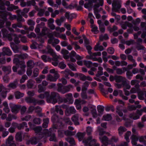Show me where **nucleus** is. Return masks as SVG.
Here are the masks:
<instances>
[{
    "instance_id": "1",
    "label": "nucleus",
    "mask_w": 146,
    "mask_h": 146,
    "mask_svg": "<svg viewBox=\"0 0 146 146\" xmlns=\"http://www.w3.org/2000/svg\"><path fill=\"white\" fill-rule=\"evenodd\" d=\"M38 97L41 99H43L45 97L47 102L53 104L57 103L58 99L60 98L59 95L58 93L52 92L50 94L49 91H46L43 94H40Z\"/></svg>"
},
{
    "instance_id": "2",
    "label": "nucleus",
    "mask_w": 146,
    "mask_h": 146,
    "mask_svg": "<svg viewBox=\"0 0 146 146\" xmlns=\"http://www.w3.org/2000/svg\"><path fill=\"white\" fill-rule=\"evenodd\" d=\"M96 142V140L93 139L91 136H89L87 139L84 140L82 141L85 146H100V144Z\"/></svg>"
},
{
    "instance_id": "3",
    "label": "nucleus",
    "mask_w": 146,
    "mask_h": 146,
    "mask_svg": "<svg viewBox=\"0 0 146 146\" xmlns=\"http://www.w3.org/2000/svg\"><path fill=\"white\" fill-rule=\"evenodd\" d=\"M56 127H53L52 128H50L49 129V131L47 129H45L44 130V133H46L44 138H45L47 137L50 136V138L49 140L51 141H54L56 142L57 140L55 137V135L54 133L51 134V132H54L55 131V129H56Z\"/></svg>"
},
{
    "instance_id": "4",
    "label": "nucleus",
    "mask_w": 146,
    "mask_h": 146,
    "mask_svg": "<svg viewBox=\"0 0 146 146\" xmlns=\"http://www.w3.org/2000/svg\"><path fill=\"white\" fill-rule=\"evenodd\" d=\"M34 130L36 134V136L39 137V139H41L44 137L46 133L44 132V130H42V128L41 126H37L34 128Z\"/></svg>"
},
{
    "instance_id": "5",
    "label": "nucleus",
    "mask_w": 146,
    "mask_h": 146,
    "mask_svg": "<svg viewBox=\"0 0 146 146\" xmlns=\"http://www.w3.org/2000/svg\"><path fill=\"white\" fill-rule=\"evenodd\" d=\"M121 2L120 0H113L112 3V11L117 12L121 7Z\"/></svg>"
},
{
    "instance_id": "6",
    "label": "nucleus",
    "mask_w": 146,
    "mask_h": 146,
    "mask_svg": "<svg viewBox=\"0 0 146 146\" xmlns=\"http://www.w3.org/2000/svg\"><path fill=\"white\" fill-rule=\"evenodd\" d=\"M43 51L45 53H50L55 59L59 58V56L56 55V53L50 46H48L45 50H43Z\"/></svg>"
},
{
    "instance_id": "7",
    "label": "nucleus",
    "mask_w": 146,
    "mask_h": 146,
    "mask_svg": "<svg viewBox=\"0 0 146 146\" xmlns=\"http://www.w3.org/2000/svg\"><path fill=\"white\" fill-rule=\"evenodd\" d=\"M11 111L12 113H17L21 108V106L19 105H16L15 104L11 103L9 104Z\"/></svg>"
},
{
    "instance_id": "8",
    "label": "nucleus",
    "mask_w": 146,
    "mask_h": 146,
    "mask_svg": "<svg viewBox=\"0 0 146 146\" xmlns=\"http://www.w3.org/2000/svg\"><path fill=\"white\" fill-rule=\"evenodd\" d=\"M12 125L14 127L17 128L19 130L23 129L24 127H27V124L26 122H23L19 124L17 123L13 122Z\"/></svg>"
},
{
    "instance_id": "9",
    "label": "nucleus",
    "mask_w": 146,
    "mask_h": 146,
    "mask_svg": "<svg viewBox=\"0 0 146 146\" xmlns=\"http://www.w3.org/2000/svg\"><path fill=\"white\" fill-rule=\"evenodd\" d=\"M139 136L138 135L133 134L131 138V143L133 146H136L137 143V142L138 140Z\"/></svg>"
},
{
    "instance_id": "10",
    "label": "nucleus",
    "mask_w": 146,
    "mask_h": 146,
    "mask_svg": "<svg viewBox=\"0 0 146 146\" xmlns=\"http://www.w3.org/2000/svg\"><path fill=\"white\" fill-rule=\"evenodd\" d=\"M50 38L48 40V42L49 44H51L53 46L59 43L60 40L57 38H55L53 37L50 36Z\"/></svg>"
},
{
    "instance_id": "11",
    "label": "nucleus",
    "mask_w": 146,
    "mask_h": 146,
    "mask_svg": "<svg viewBox=\"0 0 146 146\" xmlns=\"http://www.w3.org/2000/svg\"><path fill=\"white\" fill-rule=\"evenodd\" d=\"M79 115L78 114H76L73 115L71 118L72 121L74 122L75 125H78L80 124L78 121Z\"/></svg>"
},
{
    "instance_id": "12",
    "label": "nucleus",
    "mask_w": 146,
    "mask_h": 146,
    "mask_svg": "<svg viewBox=\"0 0 146 146\" xmlns=\"http://www.w3.org/2000/svg\"><path fill=\"white\" fill-rule=\"evenodd\" d=\"M76 112V110L73 107H70L66 110L65 113L67 115H69L70 114H74Z\"/></svg>"
},
{
    "instance_id": "13",
    "label": "nucleus",
    "mask_w": 146,
    "mask_h": 146,
    "mask_svg": "<svg viewBox=\"0 0 146 146\" xmlns=\"http://www.w3.org/2000/svg\"><path fill=\"white\" fill-rule=\"evenodd\" d=\"M18 84V80L16 79L13 82L10 83L8 85V87L9 88L14 89L17 87Z\"/></svg>"
},
{
    "instance_id": "14",
    "label": "nucleus",
    "mask_w": 146,
    "mask_h": 146,
    "mask_svg": "<svg viewBox=\"0 0 146 146\" xmlns=\"http://www.w3.org/2000/svg\"><path fill=\"white\" fill-rule=\"evenodd\" d=\"M3 52L5 55L11 56L12 54V52L8 47H4L2 49Z\"/></svg>"
},
{
    "instance_id": "15",
    "label": "nucleus",
    "mask_w": 146,
    "mask_h": 146,
    "mask_svg": "<svg viewBox=\"0 0 146 146\" xmlns=\"http://www.w3.org/2000/svg\"><path fill=\"white\" fill-rule=\"evenodd\" d=\"M126 79L124 77L121 76H115V81L116 82L123 83Z\"/></svg>"
},
{
    "instance_id": "16",
    "label": "nucleus",
    "mask_w": 146,
    "mask_h": 146,
    "mask_svg": "<svg viewBox=\"0 0 146 146\" xmlns=\"http://www.w3.org/2000/svg\"><path fill=\"white\" fill-rule=\"evenodd\" d=\"M140 115L137 113L136 111V113H133L130 114L129 115V117L131 119L134 120H136L139 119L140 118Z\"/></svg>"
},
{
    "instance_id": "17",
    "label": "nucleus",
    "mask_w": 146,
    "mask_h": 146,
    "mask_svg": "<svg viewBox=\"0 0 146 146\" xmlns=\"http://www.w3.org/2000/svg\"><path fill=\"white\" fill-rule=\"evenodd\" d=\"M86 133L85 132L82 133L81 132H78L77 133L76 135L79 141L82 140L84 137L85 136Z\"/></svg>"
},
{
    "instance_id": "18",
    "label": "nucleus",
    "mask_w": 146,
    "mask_h": 146,
    "mask_svg": "<svg viewBox=\"0 0 146 146\" xmlns=\"http://www.w3.org/2000/svg\"><path fill=\"white\" fill-rule=\"evenodd\" d=\"M11 47L13 51L15 53L19 52V48L17 46L15 45L14 43L12 42L10 43Z\"/></svg>"
},
{
    "instance_id": "19",
    "label": "nucleus",
    "mask_w": 146,
    "mask_h": 146,
    "mask_svg": "<svg viewBox=\"0 0 146 146\" xmlns=\"http://www.w3.org/2000/svg\"><path fill=\"white\" fill-rule=\"evenodd\" d=\"M35 82L32 79H29L27 81V86L28 88L31 89L34 86Z\"/></svg>"
},
{
    "instance_id": "20",
    "label": "nucleus",
    "mask_w": 146,
    "mask_h": 146,
    "mask_svg": "<svg viewBox=\"0 0 146 146\" xmlns=\"http://www.w3.org/2000/svg\"><path fill=\"white\" fill-rule=\"evenodd\" d=\"M9 12L6 11H0V18L2 19L6 20Z\"/></svg>"
},
{
    "instance_id": "21",
    "label": "nucleus",
    "mask_w": 146,
    "mask_h": 146,
    "mask_svg": "<svg viewBox=\"0 0 146 146\" xmlns=\"http://www.w3.org/2000/svg\"><path fill=\"white\" fill-rule=\"evenodd\" d=\"M2 105L4 107L3 108V111L6 113H8L10 112V110L9 107L7 102H3L2 104Z\"/></svg>"
},
{
    "instance_id": "22",
    "label": "nucleus",
    "mask_w": 146,
    "mask_h": 146,
    "mask_svg": "<svg viewBox=\"0 0 146 146\" xmlns=\"http://www.w3.org/2000/svg\"><path fill=\"white\" fill-rule=\"evenodd\" d=\"M98 42L97 44L95 46L94 49L96 51H102L104 49L102 46L100 45V43Z\"/></svg>"
},
{
    "instance_id": "23",
    "label": "nucleus",
    "mask_w": 146,
    "mask_h": 146,
    "mask_svg": "<svg viewBox=\"0 0 146 146\" xmlns=\"http://www.w3.org/2000/svg\"><path fill=\"white\" fill-rule=\"evenodd\" d=\"M2 70L3 71L9 74L11 72V67L10 66H3Z\"/></svg>"
},
{
    "instance_id": "24",
    "label": "nucleus",
    "mask_w": 146,
    "mask_h": 146,
    "mask_svg": "<svg viewBox=\"0 0 146 146\" xmlns=\"http://www.w3.org/2000/svg\"><path fill=\"white\" fill-rule=\"evenodd\" d=\"M25 101L28 103H33L34 105H36V100L33 98L27 97L25 99Z\"/></svg>"
},
{
    "instance_id": "25",
    "label": "nucleus",
    "mask_w": 146,
    "mask_h": 146,
    "mask_svg": "<svg viewBox=\"0 0 146 146\" xmlns=\"http://www.w3.org/2000/svg\"><path fill=\"white\" fill-rule=\"evenodd\" d=\"M72 87V86L70 84L64 87L62 94H64L70 91V89Z\"/></svg>"
},
{
    "instance_id": "26",
    "label": "nucleus",
    "mask_w": 146,
    "mask_h": 146,
    "mask_svg": "<svg viewBox=\"0 0 146 146\" xmlns=\"http://www.w3.org/2000/svg\"><path fill=\"white\" fill-rule=\"evenodd\" d=\"M18 68H22L25 69L26 66L25 65V62L24 61L21 60L19 63V64L16 65Z\"/></svg>"
},
{
    "instance_id": "27",
    "label": "nucleus",
    "mask_w": 146,
    "mask_h": 146,
    "mask_svg": "<svg viewBox=\"0 0 146 146\" xmlns=\"http://www.w3.org/2000/svg\"><path fill=\"white\" fill-rule=\"evenodd\" d=\"M14 94L16 99H20L21 97L23 96L24 94L21 93L19 91H17L15 92Z\"/></svg>"
},
{
    "instance_id": "28",
    "label": "nucleus",
    "mask_w": 146,
    "mask_h": 146,
    "mask_svg": "<svg viewBox=\"0 0 146 146\" xmlns=\"http://www.w3.org/2000/svg\"><path fill=\"white\" fill-rule=\"evenodd\" d=\"M41 139H39V137L37 136V137H33L31 139V143L32 144L35 145Z\"/></svg>"
},
{
    "instance_id": "29",
    "label": "nucleus",
    "mask_w": 146,
    "mask_h": 146,
    "mask_svg": "<svg viewBox=\"0 0 146 146\" xmlns=\"http://www.w3.org/2000/svg\"><path fill=\"white\" fill-rule=\"evenodd\" d=\"M99 139L101 141L103 144H108V138L106 136H104L103 137H100Z\"/></svg>"
},
{
    "instance_id": "30",
    "label": "nucleus",
    "mask_w": 146,
    "mask_h": 146,
    "mask_svg": "<svg viewBox=\"0 0 146 146\" xmlns=\"http://www.w3.org/2000/svg\"><path fill=\"white\" fill-rule=\"evenodd\" d=\"M42 111V109L40 107L37 106L35 107V111L37 113L39 117L42 116L43 115L41 112Z\"/></svg>"
},
{
    "instance_id": "31",
    "label": "nucleus",
    "mask_w": 146,
    "mask_h": 146,
    "mask_svg": "<svg viewBox=\"0 0 146 146\" xmlns=\"http://www.w3.org/2000/svg\"><path fill=\"white\" fill-rule=\"evenodd\" d=\"M46 80L50 82H56L57 80L55 77L51 74H48L47 75Z\"/></svg>"
},
{
    "instance_id": "32",
    "label": "nucleus",
    "mask_w": 146,
    "mask_h": 146,
    "mask_svg": "<svg viewBox=\"0 0 146 146\" xmlns=\"http://www.w3.org/2000/svg\"><path fill=\"white\" fill-rule=\"evenodd\" d=\"M89 85V82L88 81H86L84 83L82 86V91H86Z\"/></svg>"
},
{
    "instance_id": "33",
    "label": "nucleus",
    "mask_w": 146,
    "mask_h": 146,
    "mask_svg": "<svg viewBox=\"0 0 146 146\" xmlns=\"http://www.w3.org/2000/svg\"><path fill=\"white\" fill-rule=\"evenodd\" d=\"M19 8L17 6H15L13 4H11L7 8V10L9 11H12L14 10H16Z\"/></svg>"
},
{
    "instance_id": "34",
    "label": "nucleus",
    "mask_w": 146,
    "mask_h": 146,
    "mask_svg": "<svg viewBox=\"0 0 146 146\" xmlns=\"http://www.w3.org/2000/svg\"><path fill=\"white\" fill-rule=\"evenodd\" d=\"M65 19L64 17H62L60 19H57L56 21L55 22L59 26L61 25V23L64 21Z\"/></svg>"
},
{
    "instance_id": "35",
    "label": "nucleus",
    "mask_w": 146,
    "mask_h": 146,
    "mask_svg": "<svg viewBox=\"0 0 146 146\" xmlns=\"http://www.w3.org/2000/svg\"><path fill=\"white\" fill-rule=\"evenodd\" d=\"M39 70L37 68H35L33 70V74L32 76V78L37 77L39 74Z\"/></svg>"
},
{
    "instance_id": "36",
    "label": "nucleus",
    "mask_w": 146,
    "mask_h": 146,
    "mask_svg": "<svg viewBox=\"0 0 146 146\" xmlns=\"http://www.w3.org/2000/svg\"><path fill=\"white\" fill-rule=\"evenodd\" d=\"M15 56L18 57L21 59H24L27 58L28 55L27 54H15Z\"/></svg>"
},
{
    "instance_id": "37",
    "label": "nucleus",
    "mask_w": 146,
    "mask_h": 146,
    "mask_svg": "<svg viewBox=\"0 0 146 146\" xmlns=\"http://www.w3.org/2000/svg\"><path fill=\"white\" fill-rule=\"evenodd\" d=\"M43 123L42 126L44 128H46L48 127V124L49 122V119L48 118H44L43 120Z\"/></svg>"
},
{
    "instance_id": "38",
    "label": "nucleus",
    "mask_w": 146,
    "mask_h": 146,
    "mask_svg": "<svg viewBox=\"0 0 146 146\" xmlns=\"http://www.w3.org/2000/svg\"><path fill=\"white\" fill-rule=\"evenodd\" d=\"M61 73L65 75V77L67 78H69L68 76L70 74V70L68 69H66L64 71H62Z\"/></svg>"
},
{
    "instance_id": "39",
    "label": "nucleus",
    "mask_w": 146,
    "mask_h": 146,
    "mask_svg": "<svg viewBox=\"0 0 146 146\" xmlns=\"http://www.w3.org/2000/svg\"><path fill=\"white\" fill-rule=\"evenodd\" d=\"M70 144L72 145H75V143L74 139L72 137H67L65 139Z\"/></svg>"
},
{
    "instance_id": "40",
    "label": "nucleus",
    "mask_w": 146,
    "mask_h": 146,
    "mask_svg": "<svg viewBox=\"0 0 146 146\" xmlns=\"http://www.w3.org/2000/svg\"><path fill=\"white\" fill-rule=\"evenodd\" d=\"M112 118V117L110 114H107L103 116L102 119L105 121H108L111 120Z\"/></svg>"
},
{
    "instance_id": "41",
    "label": "nucleus",
    "mask_w": 146,
    "mask_h": 146,
    "mask_svg": "<svg viewBox=\"0 0 146 146\" xmlns=\"http://www.w3.org/2000/svg\"><path fill=\"white\" fill-rule=\"evenodd\" d=\"M76 133V131H71L68 130H67L64 132L65 135L67 136H71L74 135Z\"/></svg>"
},
{
    "instance_id": "42",
    "label": "nucleus",
    "mask_w": 146,
    "mask_h": 146,
    "mask_svg": "<svg viewBox=\"0 0 146 146\" xmlns=\"http://www.w3.org/2000/svg\"><path fill=\"white\" fill-rule=\"evenodd\" d=\"M127 79L123 83V87L126 89H129L131 88V86L129 83H127Z\"/></svg>"
},
{
    "instance_id": "43",
    "label": "nucleus",
    "mask_w": 146,
    "mask_h": 146,
    "mask_svg": "<svg viewBox=\"0 0 146 146\" xmlns=\"http://www.w3.org/2000/svg\"><path fill=\"white\" fill-rule=\"evenodd\" d=\"M103 68L101 66H99L98 68V71L97 72V73L96 74V76L98 77L100 76L103 74V72L102 71Z\"/></svg>"
},
{
    "instance_id": "44",
    "label": "nucleus",
    "mask_w": 146,
    "mask_h": 146,
    "mask_svg": "<svg viewBox=\"0 0 146 146\" xmlns=\"http://www.w3.org/2000/svg\"><path fill=\"white\" fill-rule=\"evenodd\" d=\"M127 131L126 129L122 126H120L118 129L119 133L120 135L122 134L123 133Z\"/></svg>"
},
{
    "instance_id": "45",
    "label": "nucleus",
    "mask_w": 146,
    "mask_h": 146,
    "mask_svg": "<svg viewBox=\"0 0 146 146\" xmlns=\"http://www.w3.org/2000/svg\"><path fill=\"white\" fill-rule=\"evenodd\" d=\"M74 15V14H70L68 12H66L65 15L66 18L69 21H71L72 19L73 18V17Z\"/></svg>"
},
{
    "instance_id": "46",
    "label": "nucleus",
    "mask_w": 146,
    "mask_h": 146,
    "mask_svg": "<svg viewBox=\"0 0 146 146\" xmlns=\"http://www.w3.org/2000/svg\"><path fill=\"white\" fill-rule=\"evenodd\" d=\"M14 38L13 40L15 42L16 44H18L20 42V41L19 40V38L17 36V34L15 33L12 34Z\"/></svg>"
},
{
    "instance_id": "47",
    "label": "nucleus",
    "mask_w": 146,
    "mask_h": 146,
    "mask_svg": "<svg viewBox=\"0 0 146 146\" xmlns=\"http://www.w3.org/2000/svg\"><path fill=\"white\" fill-rule=\"evenodd\" d=\"M146 139V136H139L138 139L140 142H143L145 145H146V141L145 139Z\"/></svg>"
},
{
    "instance_id": "48",
    "label": "nucleus",
    "mask_w": 146,
    "mask_h": 146,
    "mask_svg": "<svg viewBox=\"0 0 146 146\" xmlns=\"http://www.w3.org/2000/svg\"><path fill=\"white\" fill-rule=\"evenodd\" d=\"M57 86L58 88L57 89V90L59 92H61L62 93L63 87V85L61 83H58L57 84Z\"/></svg>"
},
{
    "instance_id": "49",
    "label": "nucleus",
    "mask_w": 146,
    "mask_h": 146,
    "mask_svg": "<svg viewBox=\"0 0 146 146\" xmlns=\"http://www.w3.org/2000/svg\"><path fill=\"white\" fill-rule=\"evenodd\" d=\"M15 138L17 140L19 141H22V135L21 132H18L16 134Z\"/></svg>"
},
{
    "instance_id": "50",
    "label": "nucleus",
    "mask_w": 146,
    "mask_h": 146,
    "mask_svg": "<svg viewBox=\"0 0 146 146\" xmlns=\"http://www.w3.org/2000/svg\"><path fill=\"white\" fill-rule=\"evenodd\" d=\"M27 66L29 67L30 68H33L34 65V63L33 61L32 60H29L27 62Z\"/></svg>"
},
{
    "instance_id": "51",
    "label": "nucleus",
    "mask_w": 146,
    "mask_h": 146,
    "mask_svg": "<svg viewBox=\"0 0 146 146\" xmlns=\"http://www.w3.org/2000/svg\"><path fill=\"white\" fill-rule=\"evenodd\" d=\"M13 138L12 136H10L6 141V145H9V144L14 143L13 140Z\"/></svg>"
},
{
    "instance_id": "52",
    "label": "nucleus",
    "mask_w": 146,
    "mask_h": 146,
    "mask_svg": "<svg viewBox=\"0 0 146 146\" xmlns=\"http://www.w3.org/2000/svg\"><path fill=\"white\" fill-rule=\"evenodd\" d=\"M91 28H92L91 31L93 32L94 34H96L98 33L99 31L98 30V27L94 25H92Z\"/></svg>"
},
{
    "instance_id": "53",
    "label": "nucleus",
    "mask_w": 146,
    "mask_h": 146,
    "mask_svg": "<svg viewBox=\"0 0 146 146\" xmlns=\"http://www.w3.org/2000/svg\"><path fill=\"white\" fill-rule=\"evenodd\" d=\"M144 91L140 92L138 93V97L139 99L143 100L145 99L144 96Z\"/></svg>"
},
{
    "instance_id": "54",
    "label": "nucleus",
    "mask_w": 146,
    "mask_h": 146,
    "mask_svg": "<svg viewBox=\"0 0 146 146\" xmlns=\"http://www.w3.org/2000/svg\"><path fill=\"white\" fill-rule=\"evenodd\" d=\"M84 64L88 68H90L92 66V62L90 61L84 60Z\"/></svg>"
},
{
    "instance_id": "55",
    "label": "nucleus",
    "mask_w": 146,
    "mask_h": 146,
    "mask_svg": "<svg viewBox=\"0 0 146 146\" xmlns=\"http://www.w3.org/2000/svg\"><path fill=\"white\" fill-rule=\"evenodd\" d=\"M136 48L138 50H142V52L143 53H145L146 51L145 48L143 45H139L137 46Z\"/></svg>"
},
{
    "instance_id": "56",
    "label": "nucleus",
    "mask_w": 146,
    "mask_h": 146,
    "mask_svg": "<svg viewBox=\"0 0 146 146\" xmlns=\"http://www.w3.org/2000/svg\"><path fill=\"white\" fill-rule=\"evenodd\" d=\"M143 112L146 113V107H145L143 108L140 110H137V112L140 115H141Z\"/></svg>"
},
{
    "instance_id": "57",
    "label": "nucleus",
    "mask_w": 146,
    "mask_h": 146,
    "mask_svg": "<svg viewBox=\"0 0 146 146\" xmlns=\"http://www.w3.org/2000/svg\"><path fill=\"white\" fill-rule=\"evenodd\" d=\"M86 131L87 135H90L93 131L92 128L90 126H88L87 127Z\"/></svg>"
},
{
    "instance_id": "58",
    "label": "nucleus",
    "mask_w": 146,
    "mask_h": 146,
    "mask_svg": "<svg viewBox=\"0 0 146 146\" xmlns=\"http://www.w3.org/2000/svg\"><path fill=\"white\" fill-rule=\"evenodd\" d=\"M12 27L13 28H21L22 27V24L20 22H17V23H14L12 25Z\"/></svg>"
},
{
    "instance_id": "59",
    "label": "nucleus",
    "mask_w": 146,
    "mask_h": 146,
    "mask_svg": "<svg viewBox=\"0 0 146 146\" xmlns=\"http://www.w3.org/2000/svg\"><path fill=\"white\" fill-rule=\"evenodd\" d=\"M36 3L34 0H31L27 1V6H30L31 5L35 6Z\"/></svg>"
},
{
    "instance_id": "60",
    "label": "nucleus",
    "mask_w": 146,
    "mask_h": 146,
    "mask_svg": "<svg viewBox=\"0 0 146 146\" xmlns=\"http://www.w3.org/2000/svg\"><path fill=\"white\" fill-rule=\"evenodd\" d=\"M14 58L13 60V63L14 64H16V65L19 64V63L20 61H21L19 60V59H20L18 57L15 56V55H14Z\"/></svg>"
},
{
    "instance_id": "61",
    "label": "nucleus",
    "mask_w": 146,
    "mask_h": 146,
    "mask_svg": "<svg viewBox=\"0 0 146 146\" xmlns=\"http://www.w3.org/2000/svg\"><path fill=\"white\" fill-rule=\"evenodd\" d=\"M117 27L115 25H113V27H111L110 26H109L108 28V30L111 33L117 30Z\"/></svg>"
},
{
    "instance_id": "62",
    "label": "nucleus",
    "mask_w": 146,
    "mask_h": 146,
    "mask_svg": "<svg viewBox=\"0 0 146 146\" xmlns=\"http://www.w3.org/2000/svg\"><path fill=\"white\" fill-rule=\"evenodd\" d=\"M28 77L26 75H24L21 77V79L20 80V83H24L26 80L28 79Z\"/></svg>"
},
{
    "instance_id": "63",
    "label": "nucleus",
    "mask_w": 146,
    "mask_h": 146,
    "mask_svg": "<svg viewBox=\"0 0 146 146\" xmlns=\"http://www.w3.org/2000/svg\"><path fill=\"white\" fill-rule=\"evenodd\" d=\"M91 113L93 117H96L98 116L97 111L95 108H92L91 110Z\"/></svg>"
},
{
    "instance_id": "64",
    "label": "nucleus",
    "mask_w": 146,
    "mask_h": 146,
    "mask_svg": "<svg viewBox=\"0 0 146 146\" xmlns=\"http://www.w3.org/2000/svg\"><path fill=\"white\" fill-rule=\"evenodd\" d=\"M41 121V120L39 118H35L33 120L34 123L38 125L40 124Z\"/></svg>"
}]
</instances>
